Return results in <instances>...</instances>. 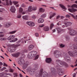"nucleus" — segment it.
<instances>
[{"label": "nucleus", "instance_id": "21", "mask_svg": "<svg viewBox=\"0 0 77 77\" xmlns=\"http://www.w3.org/2000/svg\"><path fill=\"white\" fill-rule=\"evenodd\" d=\"M33 47H34V46L33 45H30L29 46L28 49L29 50H32V49L33 48Z\"/></svg>", "mask_w": 77, "mask_h": 77}, {"label": "nucleus", "instance_id": "29", "mask_svg": "<svg viewBox=\"0 0 77 77\" xmlns=\"http://www.w3.org/2000/svg\"><path fill=\"white\" fill-rule=\"evenodd\" d=\"M52 63V59L51 58H48V63Z\"/></svg>", "mask_w": 77, "mask_h": 77}, {"label": "nucleus", "instance_id": "56", "mask_svg": "<svg viewBox=\"0 0 77 77\" xmlns=\"http://www.w3.org/2000/svg\"><path fill=\"white\" fill-rule=\"evenodd\" d=\"M4 36V35L1 34L0 35V38H2V37H3Z\"/></svg>", "mask_w": 77, "mask_h": 77}, {"label": "nucleus", "instance_id": "13", "mask_svg": "<svg viewBox=\"0 0 77 77\" xmlns=\"http://www.w3.org/2000/svg\"><path fill=\"white\" fill-rule=\"evenodd\" d=\"M4 26L5 27H10V26H12V23L11 22L7 23L6 24H5Z\"/></svg>", "mask_w": 77, "mask_h": 77}, {"label": "nucleus", "instance_id": "35", "mask_svg": "<svg viewBox=\"0 0 77 77\" xmlns=\"http://www.w3.org/2000/svg\"><path fill=\"white\" fill-rule=\"evenodd\" d=\"M34 67L36 69H38L39 67V65L38 64H36L34 65Z\"/></svg>", "mask_w": 77, "mask_h": 77}, {"label": "nucleus", "instance_id": "12", "mask_svg": "<svg viewBox=\"0 0 77 77\" xmlns=\"http://www.w3.org/2000/svg\"><path fill=\"white\" fill-rule=\"evenodd\" d=\"M10 11L12 12H13V13H15V11L16 10L15 8V7L14 6H12L11 7V8L10 9Z\"/></svg>", "mask_w": 77, "mask_h": 77}, {"label": "nucleus", "instance_id": "52", "mask_svg": "<svg viewBox=\"0 0 77 77\" xmlns=\"http://www.w3.org/2000/svg\"><path fill=\"white\" fill-rule=\"evenodd\" d=\"M74 41L77 42V37H76L74 38Z\"/></svg>", "mask_w": 77, "mask_h": 77}, {"label": "nucleus", "instance_id": "6", "mask_svg": "<svg viewBox=\"0 0 77 77\" xmlns=\"http://www.w3.org/2000/svg\"><path fill=\"white\" fill-rule=\"evenodd\" d=\"M42 71H43V69H41L39 73V75H42L41 77H47V75L45 74L46 72H45V73H44L42 72Z\"/></svg>", "mask_w": 77, "mask_h": 77}, {"label": "nucleus", "instance_id": "36", "mask_svg": "<svg viewBox=\"0 0 77 77\" xmlns=\"http://www.w3.org/2000/svg\"><path fill=\"white\" fill-rule=\"evenodd\" d=\"M13 75H14V77H18V74L17 73H14Z\"/></svg>", "mask_w": 77, "mask_h": 77}, {"label": "nucleus", "instance_id": "54", "mask_svg": "<svg viewBox=\"0 0 77 77\" xmlns=\"http://www.w3.org/2000/svg\"><path fill=\"white\" fill-rule=\"evenodd\" d=\"M50 8H51V9H52L54 10L55 11H57V10L54 9V8L53 7H49Z\"/></svg>", "mask_w": 77, "mask_h": 77}, {"label": "nucleus", "instance_id": "31", "mask_svg": "<svg viewBox=\"0 0 77 77\" xmlns=\"http://www.w3.org/2000/svg\"><path fill=\"white\" fill-rule=\"evenodd\" d=\"M77 5L76 4H73L71 6V8H77Z\"/></svg>", "mask_w": 77, "mask_h": 77}, {"label": "nucleus", "instance_id": "4", "mask_svg": "<svg viewBox=\"0 0 77 77\" xmlns=\"http://www.w3.org/2000/svg\"><path fill=\"white\" fill-rule=\"evenodd\" d=\"M37 54V52L35 51H32L29 53L28 55V58L29 59H32Z\"/></svg>", "mask_w": 77, "mask_h": 77}, {"label": "nucleus", "instance_id": "2", "mask_svg": "<svg viewBox=\"0 0 77 77\" xmlns=\"http://www.w3.org/2000/svg\"><path fill=\"white\" fill-rule=\"evenodd\" d=\"M18 63L20 65H23V67L24 69H25L26 68H27V66H28V65H29V62L27 61L24 62V60L23 59H21L20 60H19L18 62Z\"/></svg>", "mask_w": 77, "mask_h": 77}, {"label": "nucleus", "instance_id": "40", "mask_svg": "<svg viewBox=\"0 0 77 77\" xmlns=\"http://www.w3.org/2000/svg\"><path fill=\"white\" fill-rule=\"evenodd\" d=\"M60 48H63L65 47V45H63V44H61V45H60Z\"/></svg>", "mask_w": 77, "mask_h": 77}, {"label": "nucleus", "instance_id": "62", "mask_svg": "<svg viewBox=\"0 0 77 77\" xmlns=\"http://www.w3.org/2000/svg\"><path fill=\"white\" fill-rule=\"evenodd\" d=\"M76 75V73H74L73 74V77H75V75Z\"/></svg>", "mask_w": 77, "mask_h": 77}, {"label": "nucleus", "instance_id": "22", "mask_svg": "<svg viewBox=\"0 0 77 77\" xmlns=\"http://www.w3.org/2000/svg\"><path fill=\"white\" fill-rule=\"evenodd\" d=\"M32 11V7L31 6H29L28 9V12H31V11Z\"/></svg>", "mask_w": 77, "mask_h": 77}, {"label": "nucleus", "instance_id": "18", "mask_svg": "<svg viewBox=\"0 0 77 77\" xmlns=\"http://www.w3.org/2000/svg\"><path fill=\"white\" fill-rule=\"evenodd\" d=\"M59 6L61 7V8L63 9H65V10H66V8H65V7L62 4H59Z\"/></svg>", "mask_w": 77, "mask_h": 77}, {"label": "nucleus", "instance_id": "26", "mask_svg": "<svg viewBox=\"0 0 77 77\" xmlns=\"http://www.w3.org/2000/svg\"><path fill=\"white\" fill-rule=\"evenodd\" d=\"M23 19L26 20H28V17L27 16H24L22 17Z\"/></svg>", "mask_w": 77, "mask_h": 77}, {"label": "nucleus", "instance_id": "10", "mask_svg": "<svg viewBox=\"0 0 77 77\" xmlns=\"http://www.w3.org/2000/svg\"><path fill=\"white\" fill-rule=\"evenodd\" d=\"M15 38V35H11L8 38V40L9 41H10L12 39H14Z\"/></svg>", "mask_w": 77, "mask_h": 77}, {"label": "nucleus", "instance_id": "53", "mask_svg": "<svg viewBox=\"0 0 77 77\" xmlns=\"http://www.w3.org/2000/svg\"><path fill=\"white\" fill-rule=\"evenodd\" d=\"M35 35L36 36V37H38V36H39V34L37 33H35Z\"/></svg>", "mask_w": 77, "mask_h": 77}, {"label": "nucleus", "instance_id": "60", "mask_svg": "<svg viewBox=\"0 0 77 77\" xmlns=\"http://www.w3.org/2000/svg\"><path fill=\"white\" fill-rule=\"evenodd\" d=\"M32 18L35 19V18H36V17L35 16H33L32 17Z\"/></svg>", "mask_w": 77, "mask_h": 77}, {"label": "nucleus", "instance_id": "5", "mask_svg": "<svg viewBox=\"0 0 77 77\" xmlns=\"http://www.w3.org/2000/svg\"><path fill=\"white\" fill-rule=\"evenodd\" d=\"M11 47H13V49H10V52L11 53L12 52H14L15 50H16L15 48H17L18 47L20 46V45H16L13 44L11 45Z\"/></svg>", "mask_w": 77, "mask_h": 77}, {"label": "nucleus", "instance_id": "11", "mask_svg": "<svg viewBox=\"0 0 77 77\" xmlns=\"http://www.w3.org/2000/svg\"><path fill=\"white\" fill-rule=\"evenodd\" d=\"M68 10L69 12H76V11H77V9H74L73 8L70 9V8H69Z\"/></svg>", "mask_w": 77, "mask_h": 77}, {"label": "nucleus", "instance_id": "8", "mask_svg": "<svg viewBox=\"0 0 77 77\" xmlns=\"http://www.w3.org/2000/svg\"><path fill=\"white\" fill-rule=\"evenodd\" d=\"M69 34L71 36H74L76 34V31L74 30H71L69 32Z\"/></svg>", "mask_w": 77, "mask_h": 77}, {"label": "nucleus", "instance_id": "32", "mask_svg": "<svg viewBox=\"0 0 77 77\" xmlns=\"http://www.w3.org/2000/svg\"><path fill=\"white\" fill-rule=\"evenodd\" d=\"M47 15L46 14H43L41 16V18H45L46 17Z\"/></svg>", "mask_w": 77, "mask_h": 77}, {"label": "nucleus", "instance_id": "64", "mask_svg": "<svg viewBox=\"0 0 77 77\" xmlns=\"http://www.w3.org/2000/svg\"><path fill=\"white\" fill-rule=\"evenodd\" d=\"M73 49H74V50H75L77 49V47H76V46L74 47H73Z\"/></svg>", "mask_w": 77, "mask_h": 77}, {"label": "nucleus", "instance_id": "23", "mask_svg": "<svg viewBox=\"0 0 77 77\" xmlns=\"http://www.w3.org/2000/svg\"><path fill=\"white\" fill-rule=\"evenodd\" d=\"M68 53L71 56H72V57H74V55L71 51H69L68 52Z\"/></svg>", "mask_w": 77, "mask_h": 77}, {"label": "nucleus", "instance_id": "3", "mask_svg": "<svg viewBox=\"0 0 77 77\" xmlns=\"http://www.w3.org/2000/svg\"><path fill=\"white\" fill-rule=\"evenodd\" d=\"M56 61L57 65L60 66V67L63 66V65H65L66 67L68 66V65L66 62H62L59 60H57Z\"/></svg>", "mask_w": 77, "mask_h": 77}, {"label": "nucleus", "instance_id": "17", "mask_svg": "<svg viewBox=\"0 0 77 77\" xmlns=\"http://www.w3.org/2000/svg\"><path fill=\"white\" fill-rule=\"evenodd\" d=\"M44 22V20L42 18H41L39 19L38 20V23H42Z\"/></svg>", "mask_w": 77, "mask_h": 77}, {"label": "nucleus", "instance_id": "14", "mask_svg": "<svg viewBox=\"0 0 77 77\" xmlns=\"http://www.w3.org/2000/svg\"><path fill=\"white\" fill-rule=\"evenodd\" d=\"M20 53L18 52L16 54H12V56L13 57H18L19 55H20Z\"/></svg>", "mask_w": 77, "mask_h": 77}, {"label": "nucleus", "instance_id": "33", "mask_svg": "<svg viewBox=\"0 0 77 77\" xmlns=\"http://www.w3.org/2000/svg\"><path fill=\"white\" fill-rule=\"evenodd\" d=\"M54 26V24L53 23H52L50 25V29L51 30L53 29V27Z\"/></svg>", "mask_w": 77, "mask_h": 77}, {"label": "nucleus", "instance_id": "51", "mask_svg": "<svg viewBox=\"0 0 77 77\" xmlns=\"http://www.w3.org/2000/svg\"><path fill=\"white\" fill-rule=\"evenodd\" d=\"M3 65L4 66H6V67H7L8 66L5 63H4Z\"/></svg>", "mask_w": 77, "mask_h": 77}, {"label": "nucleus", "instance_id": "19", "mask_svg": "<svg viewBox=\"0 0 77 77\" xmlns=\"http://www.w3.org/2000/svg\"><path fill=\"white\" fill-rule=\"evenodd\" d=\"M5 76H6V73L2 72V73H0V77H3Z\"/></svg>", "mask_w": 77, "mask_h": 77}, {"label": "nucleus", "instance_id": "25", "mask_svg": "<svg viewBox=\"0 0 77 77\" xmlns=\"http://www.w3.org/2000/svg\"><path fill=\"white\" fill-rule=\"evenodd\" d=\"M43 30L44 31H48V26H45Z\"/></svg>", "mask_w": 77, "mask_h": 77}, {"label": "nucleus", "instance_id": "43", "mask_svg": "<svg viewBox=\"0 0 77 77\" xmlns=\"http://www.w3.org/2000/svg\"><path fill=\"white\" fill-rule=\"evenodd\" d=\"M0 41H5V40H6V38H0Z\"/></svg>", "mask_w": 77, "mask_h": 77}, {"label": "nucleus", "instance_id": "61", "mask_svg": "<svg viewBox=\"0 0 77 77\" xmlns=\"http://www.w3.org/2000/svg\"><path fill=\"white\" fill-rule=\"evenodd\" d=\"M20 42H21V40H19L17 42V44H19V43H20Z\"/></svg>", "mask_w": 77, "mask_h": 77}, {"label": "nucleus", "instance_id": "44", "mask_svg": "<svg viewBox=\"0 0 77 77\" xmlns=\"http://www.w3.org/2000/svg\"><path fill=\"white\" fill-rule=\"evenodd\" d=\"M27 51V50H26V49H25L22 51V52H23V53H26Z\"/></svg>", "mask_w": 77, "mask_h": 77}, {"label": "nucleus", "instance_id": "39", "mask_svg": "<svg viewBox=\"0 0 77 77\" xmlns=\"http://www.w3.org/2000/svg\"><path fill=\"white\" fill-rule=\"evenodd\" d=\"M6 68L5 67H4L3 68L1 69H0V70L2 71H4V70H5V69H6Z\"/></svg>", "mask_w": 77, "mask_h": 77}, {"label": "nucleus", "instance_id": "45", "mask_svg": "<svg viewBox=\"0 0 77 77\" xmlns=\"http://www.w3.org/2000/svg\"><path fill=\"white\" fill-rule=\"evenodd\" d=\"M9 72H14V70L13 69H9Z\"/></svg>", "mask_w": 77, "mask_h": 77}, {"label": "nucleus", "instance_id": "9", "mask_svg": "<svg viewBox=\"0 0 77 77\" xmlns=\"http://www.w3.org/2000/svg\"><path fill=\"white\" fill-rule=\"evenodd\" d=\"M26 23L28 25H29V26L31 27H33V26H35V23L33 22L28 21L26 22Z\"/></svg>", "mask_w": 77, "mask_h": 77}, {"label": "nucleus", "instance_id": "58", "mask_svg": "<svg viewBox=\"0 0 77 77\" xmlns=\"http://www.w3.org/2000/svg\"><path fill=\"white\" fill-rule=\"evenodd\" d=\"M4 72H9V70L6 69L5 70Z\"/></svg>", "mask_w": 77, "mask_h": 77}, {"label": "nucleus", "instance_id": "55", "mask_svg": "<svg viewBox=\"0 0 77 77\" xmlns=\"http://www.w3.org/2000/svg\"><path fill=\"white\" fill-rule=\"evenodd\" d=\"M26 14V12H22V13H21L20 14H21V15H24V14Z\"/></svg>", "mask_w": 77, "mask_h": 77}, {"label": "nucleus", "instance_id": "30", "mask_svg": "<svg viewBox=\"0 0 77 77\" xmlns=\"http://www.w3.org/2000/svg\"><path fill=\"white\" fill-rule=\"evenodd\" d=\"M23 8H20L19 10V12L20 14H21V13H22V12H23Z\"/></svg>", "mask_w": 77, "mask_h": 77}, {"label": "nucleus", "instance_id": "37", "mask_svg": "<svg viewBox=\"0 0 77 77\" xmlns=\"http://www.w3.org/2000/svg\"><path fill=\"white\" fill-rule=\"evenodd\" d=\"M16 31H14L9 32V34H14L16 32Z\"/></svg>", "mask_w": 77, "mask_h": 77}, {"label": "nucleus", "instance_id": "41", "mask_svg": "<svg viewBox=\"0 0 77 77\" xmlns=\"http://www.w3.org/2000/svg\"><path fill=\"white\" fill-rule=\"evenodd\" d=\"M21 14H18L17 16V18H21Z\"/></svg>", "mask_w": 77, "mask_h": 77}, {"label": "nucleus", "instance_id": "42", "mask_svg": "<svg viewBox=\"0 0 77 77\" xmlns=\"http://www.w3.org/2000/svg\"><path fill=\"white\" fill-rule=\"evenodd\" d=\"M70 59V58L69 57H65V59L66 61L67 60H68L69 59Z\"/></svg>", "mask_w": 77, "mask_h": 77}, {"label": "nucleus", "instance_id": "57", "mask_svg": "<svg viewBox=\"0 0 77 77\" xmlns=\"http://www.w3.org/2000/svg\"><path fill=\"white\" fill-rule=\"evenodd\" d=\"M60 17V16H57V17H56V19L57 20H58V19H59V18Z\"/></svg>", "mask_w": 77, "mask_h": 77}, {"label": "nucleus", "instance_id": "47", "mask_svg": "<svg viewBox=\"0 0 77 77\" xmlns=\"http://www.w3.org/2000/svg\"><path fill=\"white\" fill-rule=\"evenodd\" d=\"M45 61L46 63H48V58H46V59L45 60Z\"/></svg>", "mask_w": 77, "mask_h": 77}, {"label": "nucleus", "instance_id": "7", "mask_svg": "<svg viewBox=\"0 0 77 77\" xmlns=\"http://www.w3.org/2000/svg\"><path fill=\"white\" fill-rule=\"evenodd\" d=\"M54 54L56 57H59L60 56V52L58 50L55 51L54 52Z\"/></svg>", "mask_w": 77, "mask_h": 77}, {"label": "nucleus", "instance_id": "16", "mask_svg": "<svg viewBox=\"0 0 77 77\" xmlns=\"http://www.w3.org/2000/svg\"><path fill=\"white\" fill-rule=\"evenodd\" d=\"M6 5L8 6H9V4L10 5H12V2L11 1H10L9 2L10 3H9V1L8 0H6Z\"/></svg>", "mask_w": 77, "mask_h": 77}, {"label": "nucleus", "instance_id": "27", "mask_svg": "<svg viewBox=\"0 0 77 77\" xmlns=\"http://www.w3.org/2000/svg\"><path fill=\"white\" fill-rule=\"evenodd\" d=\"M56 29L58 31V33H60L61 32L62 30L60 29V28H56Z\"/></svg>", "mask_w": 77, "mask_h": 77}, {"label": "nucleus", "instance_id": "24", "mask_svg": "<svg viewBox=\"0 0 77 77\" xmlns=\"http://www.w3.org/2000/svg\"><path fill=\"white\" fill-rule=\"evenodd\" d=\"M18 40V39L17 38H14L13 40L10 41H9L10 42H15L17 41Z\"/></svg>", "mask_w": 77, "mask_h": 77}, {"label": "nucleus", "instance_id": "1", "mask_svg": "<svg viewBox=\"0 0 77 77\" xmlns=\"http://www.w3.org/2000/svg\"><path fill=\"white\" fill-rule=\"evenodd\" d=\"M57 66L56 67V68L58 69L57 71L58 72H56V70L54 68H52L51 69V71L53 75H56V74H59V73H62V69L58 67L59 66Z\"/></svg>", "mask_w": 77, "mask_h": 77}, {"label": "nucleus", "instance_id": "34", "mask_svg": "<svg viewBox=\"0 0 77 77\" xmlns=\"http://www.w3.org/2000/svg\"><path fill=\"white\" fill-rule=\"evenodd\" d=\"M37 9V7H32V11H36Z\"/></svg>", "mask_w": 77, "mask_h": 77}, {"label": "nucleus", "instance_id": "59", "mask_svg": "<svg viewBox=\"0 0 77 77\" xmlns=\"http://www.w3.org/2000/svg\"><path fill=\"white\" fill-rule=\"evenodd\" d=\"M67 61L68 62H71V60L70 59V58L68 60H67Z\"/></svg>", "mask_w": 77, "mask_h": 77}, {"label": "nucleus", "instance_id": "48", "mask_svg": "<svg viewBox=\"0 0 77 77\" xmlns=\"http://www.w3.org/2000/svg\"><path fill=\"white\" fill-rule=\"evenodd\" d=\"M39 58V55H37L35 57V59H38Z\"/></svg>", "mask_w": 77, "mask_h": 77}, {"label": "nucleus", "instance_id": "28", "mask_svg": "<svg viewBox=\"0 0 77 77\" xmlns=\"http://www.w3.org/2000/svg\"><path fill=\"white\" fill-rule=\"evenodd\" d=\"M55 15H56V13H54L51 16H50L49 17L50 19H51L53 17H54Z\"/></svg>", "mask_w": 77, "mask_h": 77}, {"label": "nucleus", "instance_id": "20", "mask_svg": "<svg viewBox=\"0 0 77 77\" xmlns=\"http://www.w3.org/2000/svg\"><path fill=\"white\" fill-rule=\"evenodd\" d=\"M45 10L42 8H40L39 9V13H43L44 12Z\"/></svg>", "mask_w": 77, "mask_h": 77}, {"label": "nucleus", "instance_id": "15", "mask_svg": "<svg viewBox=\"0 0 77 77\" xmlns=\"http://www.w3.org/2000/svg\"><path fill=\"white\" fill-rule=\"evenodd\" d=\"M64 24L66 26V27H68V26H69L71 25V23L70 22H66L64 23Z\"/></svg>", "mask_w": 77, "mask_h": 77}, {"label": "nucleus", "instance_id": "46", "mask_svg": "<svg viewBox=\"0 0 77 77\" xmlns=\"http://www.w3.org/2000/svg\"><path fill=\"white\" fill-rule=\"evenodd\" d=\"M66 41H69V37L68 36L66 37Z\"/></svg>", "mask_w": 77, "mask_h": 77}, {"label": "nucleus", "instance_id": "63", "mask_svg": "<svg viewBox=\"0 0 77 77\" xmlns=\"http://www.w3.org/2000/svg\"><path fill=\"white\" fill-rule=\"evenodd\" d=\"M20 75V77H23V75H22V74H20L19 75Z\"/></svg>", "mask_w": 77, "mask_h": 77}, {"label": "nucleus", "instance_id": "50", "mask_svg": "<svg viewBox=\"0 0 77 77\" xmlns=\"http://www.w3.org/2000/svg\"><path fill=\"white\" fill-rule=\"evenodd\" d=\"M66 18H69L71 17V16L68 14H67L66 15Z\"/></svg>", "mask_w": 77, "mask_h": 77}, {"label": "nucleus", "instance_id": "49", "mask_svg": "<svg viewBox=\"0 0 77 77\" xmlns=\"http://www.w3.org/2000/svg\"><path fill=\"white\" fill-rule=\"evenodd\" d=\"M44 24H42L39 25V27H44Z\"/></svg>", "mask_w": 77, "mask_h": 77}, {"label": "nucleus", "instance_id": "38", "mask_svg": "<svg viewBox=\"0 0 77 77\" xmlns=\"http://www.w3.org/2000/svg\"><path fill=\"white\" fill-rule=\"evenodd\" d=\"M6 76L7 75H10V76H12V74L11 73H5Z\"/></svg>", "mask_w": 77, "mask_h": 77}]
</instances>
